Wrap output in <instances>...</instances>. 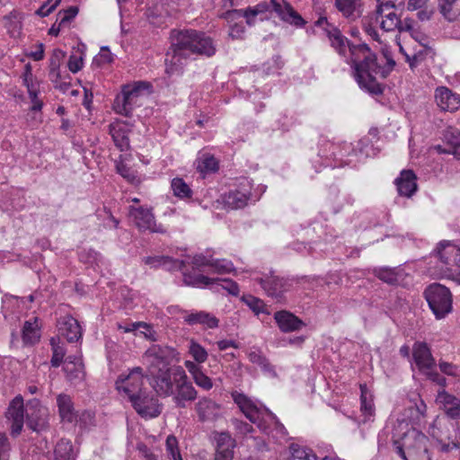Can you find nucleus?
<instances>
[{
    "instance_id": "nucleus-1",
    "label": "nucleus",
    "mask_w": 460,
    "mask_h": 460,
    "mask_svg": "<svg viewBox=\"0 0 460 460\" xmlns=\"http://www.w3.org/2000/svg\"><path fill=\"white\" fill-rule=\"evenodd\" d=\"M349 46L351 66L359 87L372 95H382L385 84L377 82L376 75L385 79L393 71L395 61L393 58L386 57V64L381 66L377 63L376 55L366 43Z\"/></svg>"
},
{
    "instance_id": "nucleus-2",
    "label": "nucleus",
    "mask_w": 460,
    "mask_h": 460,
    "mask_svg": "<svg viewBox=\"0 0 460 460\" xmlns=\"http://www.w3.org/2000/svg\"><path fill=\"white\" fill-rule=\"evenodd\" d=\"M172 40V59L170 65L168 58L165 59V72L169 75H172L175 72H179V64L181 58H187L190 54L204 55L211 57L216 52V48L210 37L205 32L196 30H172L171 32Z\"/></svg>"
},
{
    "instance_id": "nucleus-3",
    "label": "nucleus",
    "mask_w": 460,
    "mask_h": 460,
    "mask_svg": "<svg viewBox=\"0 0 460 460\" xmlns=\"http://www.w3.org/2000/svg\"><path fill=\"white\" fill-rule=\"evenodd\" d=\"M153 388L162 397L172 396L175 405L179 408H185L186 402H192L197 398L196 389L180 367L173 371L160 372Z\"/></svg>"
},
{
    "instance_id": "nucleus-4",
    "label": "nucleus",
    "mask_w": 460,
    "mask_h": 460,
    "mask_svg": "<svg viewBox=\"0 0 460 460\" xmlns=\"http://www.w3.org/2000/svg\"><path fill=\"white\" fill-rule=\"evenodd\" d=\"M429 438L408 423L401 422L394 429L393 446L403 460H431Z\"/></svg>"
},
{
    "instance_id": "nucleus-5",
    "label": "nucleus",
    "mask_w": 460,
    "mask_h": 460,
    "mask_svg": "<svg viewBox=\"0 0 460 460\" xmlns=\"http://www.w3.org/2000/svg\"><path fill=\"white\" fill-rule=\"evenodd\" d=\"M423 295L437 319H443L452 311V294L445 286L438 283L430 284Z\"/></svg>"
},
{
    "instance_id": "nucleus-6",
    "label": "nucleus",
    "mask_w": 460,
    "mask_h": 460,
    "mask_svg": "<svg viewBox=\"0 0 460 460\" xmlns=\"http://www.w3.org/2000/svg\"><path fill=\"white\" fill-rule=\"evenodd\" d=\"M157 394H154L150 391H143L136 396L129 399L133 409L137 413L145 419H153L158 417L162 412V404L159 402Z\"/></svg>"
},
{
    "instance_id": "nucleus-7",
    "label": "nucleus",
    "mask_w": 460,
    "mask_h": 460,
    "mask_svg": "<svg viewBox=\"0 0 460 460\" xmlns=\"http://www.w3.org/2000/svg\"><path fill=\"white\" fill-rule=\"evenodd\" d=\"M116 388L119 392H123L128 400L137 394L142 393L146 389L144 385L143 368L140 367H133L127 376L120 375L116 383Z\"/></svg>"
},
{
    "instance_id": "nucleus-8",
    "label": "nucleus",
    "mask_w": 460,
    "mask_h": 460,
    "mask_svg": "<svg viewBox=\"0 0 460 460\" xmlns=\"http://www.w3.org/2000/svg\"><path fill=\"white\" fill-rule=\"evenodd\" d=\"M146 357L150 362L149 372L152 376L150 384L153 385L155 383V378L162 372L173 371L169 366V351L167 349H163L158 345L151 347L146 352Z\"/></svg>"
},
{
    "instance_id": "nucleus-9",
    "label": "nucleus",
    "mask_w": 460,
    "mask_h": 460,
    "mask_svg": "<svg viewBox=\"0 0 460 460\" xmlns=\"http://www.w3.org/2000/svg\"><path fill=\"white\" fill-rule=\"evenodd\" d=\"M257 281L268 296L279 300L291 288L294 279L280 278L270 273V276L257 279Z\"/></svg>"
},
{
    "instance_id": "nucleus-10",
    "label": "nucleus",
    "mask_w": 460,
    "mask_h": 460,
    "mask_svg": "<svg viewBox=\"0 0 460 460\" xmlns=\"http://www.w3.org/2000/svg\"><path fill=\"white\" fill-rule=\"evenodd\" d=\"M314 25L317 27H323L331 41L332 47L334 48L340 55L344 56L346 54L347 46L349 49V45H354L342 35L341 31L336 26L331 24L324 16L320 17L314 22Z\"/></svg>"
},
{
    "instance_id": "nucleus-11",
    "label": "nucleus",
    "mask_w": 460,
    "mask_h": 460,
    "mask_svg": "<svg viewBox=\"0 0 460 460\" xmlns=\"http://www.w3.org/2000/svg\"><path fill=\"white\" fill-rule=\"evenodd\" d=\"M129 216L133 218L135 226L140 231L149 230L154 233H163L164 229L161 226H157L155 216L151 209L144 207H129Z\"/></svg>"
},
{
    "instance_id": "nucleus-12",
    "label": "nucleus",
    "mask_w": 460,
    "mask_h": 460,
    "mask_svg": "<svg viewBox=\"0 0 460 460\" xmlns=\"http://www.w3.org/2000/svg\"><path fill=\"white\" fill-rule=\"evenodd\" d=\"M6 417L11 421V435L14 438L18 437L24 423V406L22 397L17 396L11 402Z\"/></svg>"
},
{
    "instance_id": "nucleus-13",
    "label": "nucleus",
    "mask_w": 460,
    "mask_h": 460,
    "mask_svg": "<svg viewBox=\"0 0 460 460\" xmlns=\"http://www.w3.org/2000/svg\"><path fill=\"white\" fill-rule=\"evenodd\" d=\"M214 438L217 443L215 460H233L234 448L236 446L235 440L228 431L214 432Z\"/></svg>"
},
{
    "instance_id": "nucleus-14",
    "label": "nucleus",
    "mask_w": 460,
    "mask_h": 460,
    "mask_svg": "<svg viewBox=\"0 0 460 460\" xmlns=\"http://www.w3.org/2000/svg\"><path fill=\"white\" fill-rule=\"evenodd\" d=\"M412 357L420 372L430 370L436 366L430 349L426 342L416 341L412 347Z\"/></svg>"
},
{
    "instance_id": "nucleus-15",
    "label": "nucleus",
    "mask_w": 460,
    "mask_h": 460,
    "mask_svg": "<svg viewBox=\"0 0 460 460\" xmlns=\"http://www.w3.org/2000/svg\"><path fill=\"white\" fill-rule=\"evenodd\" d=\"M270 4L283 22L296 27H303L305 24V21L303 17L285 0H281V3L279 0H270Z\"/></svg>"
},
{
    "instance_id": "nucleus-16",
    "label": "nucleus",
    "mask_w": 460,
    "mask_h": 460,
    "mask_svg": "<svg viewBox=\"0 0 460 460\" xmlns=\"http://www.w3.org/2000/svg\"><path fill=\"white\" fill-rule=\"evenodd\" d=\"M435 99L438 106L444 111H456L460 107V98L447 87L440 86L436 89Z\"/></svg>"
},
{
    "instance_id": "nucleus-17",
    "label": "nucleus",
    "mask_w": 460,
    "mask_h": 460,
    "mask_svg": "<svg viewBox=\"0 0 460 460\" xmlns=\"http://www.w3.org/2000/svg\"><path fill=\"white\" fill-rule=\"evenodd\" d=\"M26 424L35 432H41L49 429V413L47 408L38 406L30 409L27 412Z\"/></svg>"
},
{
    "instance_id": "nucleus-18",
    "label": "nucleus",
    "mask_w": 460,
    "mask_h": 460,
    "mask_svg": "<svg viewBox=\"0 0 460 460\" xmlns=\"http://www.w3.org/2000/svg\"><path fill=\"white\" fill-rule=\"evenodd\" d=\"M274 319L283 332H291L299 331L305 323L294 314L281 310L274 314Z\"/></svg>"
},
{
    "instance_id": "nucleus-19",
    "label": "nucleus",
    "mask_w": 460,
    "mask_h": 460,
    "mask_svg": "<svg viewBox=\"0 0 460 460\" xmlns=\"http://www.w3.org/2000/svg\"><path fill=\"white\" fill-rule=\"evenodd\" d=\"M444 140L447 147L438 146L436 148L439 154H451L460 160V130L448 127L444 132Z\"/></svg>"
},
{
    "instance_id": "nucleus-20",
    "label": "nucleus",
    "mask_w": 460,
    "mask_h": 460,
    "mask_svg": "<svg viewBox=\"0 0 460 460\" xmlns=\"http://www.w3.org/2000/svg\"><path fill=\"white\" fill-rule=\"evenodd\" d=\"M59 332L68 342H75L82 337V328L78 321L71 315H66L58 322Z\"/></svg>"
},
{
    "instance_id": "nucleus-21",
    "label": "nucleus",
    "mask_w": 460,
    "mask_h": 460,
    "mask_svg": "<svg viewBox=\"0 0 460 460\" xmlns=\"http://www.w3.org/2000/svg\"><path fill=\"white\" fill-rule=\"evenodd\" d=\"M195 409L201 422L216 420L219 416V405L207 397L200 399Z\"/></svg>"
},
{
    "instance_id": "nucleus-22",
    "label": "nucleus",
    "mask_w": 460,
    "mask_h": 460,
    "mask_svg": "<svg viewBox=\"0 0 460 460\" xmlns=\"http://www.w3.org/2000/svg\"><path fill=\"white\" fill-rule=\"evenodd\" d=\"M415 181L416 175L413 171H402L400 177L395 180L399 194L405 197H411L417 190Z\"/></svg>"
},
{
    "instance_id": "nucleus-23",
    "label": "nucleus",
    "mask_w": 460,
    "mask_h": 460,
    "mask_svg": "<svg viewBox=\"0 0 460 460\" xmlns=\"http://www.w3.org/2000/svg\"><path fill=\"white\" fill-rule=\"evenodd\" d=\"M233 398L251 422L256 423L259 420V410L247 396L243 394L234 393L233 394Z\"/></svg>"
},
{
    "instance_id": "nucleus-24",
    "label": "nucleus",
    "mask_w": 460,
    "mask_h": 460,
    "mask_svg": "<svg viewBox=\"0 0 460 460\" xmlns=\"http://www.w3.org/2000/svg\"><path fill=\"white\" fill-rule=\"evenodd\" d=\"M57 404L61 420L66 422H73L76 420V414L74 410V403L71 397L66 394H60L57 397Z\"/></svg>"
},
{
    "instance_id": "nucleus-25",
    "label": "nucleus",
    "mask_w": 460,
    "mask_h": 460,
    "mask_svg": "<svg viewBox=\"0 0 460 460\" xmlns=\"http://www.w3.org/2000/svg\"><path fill=\"white\" fill-rule=\"evenodd\" d=\"M443 429L447 431L449 434L447 436V439L448 440V442H447L446 439L442 438V436H439V438H438V441L441 445V451L449 452L453 448H458L460 446V441L457 439L455 423H453L452 421H447L444 423L440 427V431L442 432Z\"/></svg>"
},
{
    "instance_id": "nucleus-26",
    "label": "nucleus",
    "mask_w": 460,
    "mask_h": 460,
    "mask_svg": "<svg viewBox=\"0 0 460 460\" xmlns=\"http://www.w3.org/2000/svg\"><path fill=\"white\" fill-rule=\"evenodd\" d=\"M435 252L439 260L445 264H448L449 262L448 255L454 256L456 264L460 268V248L456 247L449 241L440 242Z\"/></svg>"
},
{
    "instance_id": "nucleus-27",
    "label": "nucleus",
    "mask_w": 460,
    "mask_h": 460,
    "mask_svg": "<svg viewBox=\"0 0 460 460\" xmlns=\"http://www.w3.org/2000/svg\"><path fill=\"white\" fill-rule=\"evenodd\" d=\"M184 321L190 325L199 323L210 329L217 328L218 326V319L204 311L191 313L184 317Z\"/></svg>"
},
{
    "instance_id": "nucleus-28",
    "label": "nucleus",
    "mask_w": 460,
    "mask_h": 460,
    "mask_svg": "<svg viewBox=\"0 0 460 460\" xmlns=\"http://www.w3.org/2000/svg\"><path fill=\"white\" fill-rule=\"evenodd\" d=\"M335 6L345 17L351 20L361 15L360 0H335Z\"/></svg>"
},
{
    "instance_id": "nucleus-29",
    "label": "nucleus",
    "mask_w": 460,
    "mask_h": 460,
    "mask_svg": "<svg viewBox=\"0 0 460 460\" xmlns=\"http://www.w3.org/2000/svg\"><path fill=\"white\" fill-rule=\"evenodd\" d=\"M22 341L24 344L33 345L40 341V333L38 324V317H34L33 322L26 321L23 324Z\"/></svg>"
},
{
    "instance_id": "nucleus-30",
    "label": "nucleus",
    "mask_w": 460,
    "mask_h": 460,
    "mask_svg": "<svg viewBox=\"0 0 460 460\" xmlns=\"http://www.w3.org/2000/svg\"><path fill=\"white\" fill-rule=\"evenodd\" d=\"M145 263L155 268L164 266L167 270H171L172 268H178L181 270L185 265L184 261L172 260L168 256H148L145 258Z\"/></svg>"
},
{
    "instance_id": "nucleus-31",
    "label": "nucleus",
    "mask_w": 460,
    "mask_h": 460,
    "mask_svg": "<svg viewBox=\"0 0 460 460\" xmlns=\"http://www.w3.org/2000/svg\"><path fill=\"white\" fill-rule=\"evenodd\" d=\"M127 94L122 93L116 97L113 102L114 111L123 116L130 117L137 100L131 96L126 98Z\"/></svg>"
},
{
    "instance_id": "nucleus-32",
    "label": "nucleus",
    "mask_w": 460,
    "mask_h": 460,
    "mask_svg": "<svg viewBox=\"0 0 460 460\" xmlns=\"http://www.w3.org/2000/svg\"><path fill=\"white\" fill-rule=\"evenodd\" d=\"M196 168L204 174L216 172L218 170V161L213 155L206 154L197 160Z\"/></svg>"
},
{
    "instance_id": "nucleus-33",
    "label": "nucleus",
    "mask_w": 460,
    "mask_h": 460,
    "mask_svg": "<svg viewBox=\"0 0 460 460\" xmlns=\"http://www.w3.org/2000/svg\"><path fill=\"white\" fill-rule=\"evenodd\" d=\"M54 455L55 460H73L74 452L72 443L64 438L60 439L56 445Z\"/></svg>"
},
{
    "instance_id": "nucleus-34",
    "label": "nucleus",
    "mask_w": 460,
    "mask_h": 460,
    "mask_svg": "<svg viewBox=\"0 0 460 460\" xmlns=\"http://www.w3.org/2000/svg\"><path fill=\"white\" fill-rule=\"evenodd\" d=\"M217 279L201 274L183 273L184 284L191 287H208L213 285Z\"/></svg>"
},
{
    "instance_id": "nucleus-35",
    "label": "nucleus",
    "mask_w": 460,
    "mask_h": 460,
    "mask_svg": "<svg viewBox=\"0 0 460 460\" xmlns=\"http://www.w3.org/2000/svg\"><path fill=\"white\" fill-rule=\"evenodd\" d=\"M50 345L52 349L51 366L53 367H58L64 361L66 349L60 344V339L58 337H52L50 339Z\"/></svg>"
},
{
    "instance_id": "nucleus-36",
    "label": "nucleus",
    "mask_w": 460,
    "mask_h": 460,
    "mask_svg": "<svg viewBox=\"0 0 460 460\" xmlns=\"http://www.w3.org/2000/svg\"><path fill=\"white\" fill-rule=\"evenodd\" d=\"M249 196L239 190L230 191L225 198L226 204L234 209L242 208L247 205Z\"/></svg>"
},
{
    "instance_id": "nucleus-37",
    "label": "nucleus",
    "mask_w": 460,
    "mask_h": 460,
    "mask_svg": "<svg viewBox=\"0 0 460 460\" xmlns=\"http://www.w3.org/2000/svg\"><path fill=\"white\" fill-rule=\"evenodd\" d=\"M109 128L115 146L121 151L128 149L129 146L128 137L125 135L123 128L112 124Z\"/></svg>"
},
{
    "instance_id": "nucleus-38",
    "label": "nucleus",
    "mask_w": 460,
    "mask_h": 460,
    "mask_svg": "<svg viewBox=\"0 0 460 460\" xmlns=\"http://www.w3.org/2000/svg\"><path fill=\"white\" fill-rule=\"evenodd\" d=\"M374 274L380 280L389 285H397L399 282V274L396 269L378 268L374 270Z\"/></svg>"
},
{
    "instance_id": "nucleus-39",
    "label": "nucleus",
    "mask_w": 460,
    "mask_h": 460,
    "mask_svg": "<svg viewBox=\"0 0 460 460\" xmlns=\"http://www.w3.org/2000/svg\"><path fill=\"white\" fill-rule=\"evenodd\" d=\"M270 9V4L267 2H261L254 6H249L244 9V18L246 19V23L249 26H252L255 23L254 17L259 14L265 13Z\"/></svg>"
},
{
    "instance_id": "nucleus-40",
    "label": "nucleus",
    "mask_w": 460,
    "mask_h": 460,
    "mask_svg": "<svg viewBox=\"0 0 460 460\" xmlns=\"http://www.w3.org/2000/svg\"><path fill=\"white\" fill-rule=\"evenodd\" d=\"M151 84L145 81L135 82L133 84H125L122 86V93L127 94L126 98L132 97L137 100L143 90H148Z\"/></svg>"
},
{
    "instance_id": "nucleus-41",
    "label": "nucleus",
    "mask_w": 460,
    "mask_h": 460,
    "mask_svg": "<svg viewBox=\"0 0 460 460\" xmlns=\"http://www.w3.org/2000/svg\"><path fill=\"white\" fill-rule=\"evenodd\" d=\"M172 189L173 190V194L181 199L190 198L192 195V190L189 187V185L181 178H174L172 181Z\"/></svg>"
},
{
    "instance_id": "nucleus-42",
    "label": "nucleus",
    "mask_w": 460,
    "mask_h": 460,
    "mask_svg": "<svg viewBox=\"0 0 460 460\" xmlns=\"http://www.w3.org/2000/svg\"><path fill=\"white\" fill-rule=\"evenodd\" d=\"M116 171L131 184H137L140 182L137 172L122 162L117 163Z\"/></svg>"
},
{
    "instance_id": "nucleus-43",
    "label": "nucleus",
    "mask_w": 460,
    "mask_h": 460,
    "mask_svg": "<svg viewBox=\"0 0 460 460\" xmlns=\"http://www.w3.org/2000/svg\"><path fill=\"white\" fill-rule=\"evenodd\" d=\"M5 26L11 33L20 32L22 29V14L13 10L8 15L4 16Z\"/></svg>"
},
{
    "instance_id": "nucleus-44",
    "label": "nucleus",
    "mask_w": 460,
    "mask_h": 460,
    "mask_svg": "<svg viewBox=\"0 0 460 460\" xmlns=\"http://www.w3.org/2000/svg\"><path fill=\"white\" fill-rule=\"evenodd\" d=\"M69 381L82 380L84 377V366L78 364H65L63 367Z\"/></svg>"
},
{
    "instance_id": "nucleus-45",
    "label": "nucleus",
    "mask_w": 460,
    "mask_h": 460,
    "mask_svg": "<svg viewBox=\"0 0 460 460\" xmlns=\"http://www.w3.org/2000/svg\"><path fill=\"white\" fill-rule=\"evenodd\" d=\"M293 460H317V456L311 449L292 444L290 447Z\"/></svg>"
},
{
    "instance_id": "nucleus-46",
    "label": "nucleus",
    "mask_w": 460,
    "mask_h": 460,
    "mask_svg": "<svg viewBox=\"0 0 460 460\" xmlns=\"http://www.w3.org/2000/svg\"><path fill=\"white\" fill-rule=\"evenodd\" d=\"M382 17L385 19L382 20L380 26L386 31H394L401 24V19L393 11L385 12Z\"/></svg>"
},
{
    "instance_id": "nucleus-47",
    "label": "nucleus",
    "mask_w": 460,
    "mask_h": 460,
    "mask_svg": "<svg viewBox=\"0 0 460 460\" xmlns=\"http://www.w3.org/2000/svg\"><path fill=\"white\" fill-rule=\"evenodd\" d=\"M189 353L198 363H203L208 358V352L199 343L191 340L189 345Z\"/></svg>"
},
{
    "instance_id": "nucleus-48",
    "label": "nucleus",
    "mask_w": 460,
    "mask_h": 460,
    "mask_svg": "<svg viewBox=\"0 0 460 460\" xmlns=\"http://www.w3.org/2000/svg\"><path fill=\"white\" fill-rule=\"evenodd\" d=\"M241 300L245 303L249 308L255 314H259L260 313H264V302L252 295H243L241 297Z\"/></svg>"
},
{
    "instance_id": "nucleus-49",
    "label": "nucleus",
    "mask_w": 460,
    "mask_h": 460,
    "mask_svg": "<svg viewBox=\"0 0 460 460\" xmlns=\"http://www.w3.org/2000/svg\"><path fill=\"white\" fill-rule=\"evenodd\" d=\"M456 0H438V7L442 15L448 21H454L457 16V12L453 9Z\"/></svg>"
},
{
    "instance_id": "nucleus-50",
    "label": "nucleus",
    "mask_w": 460,
    "mask_h": 460,
    "mask_svg": "<svg viewBox=\"0 0 460 460\" xmlns=\"http://www.w3.org/2000/svg\"><path fill=\"white\" fill-rule=\"evenodd\" d=\"M113 61L112 54L108 47H102L100 53L93 58V66L101 67L103 65L110 64Z\"/></svg>"
},
{
    "instance_id": "nucleus-51",
    "label": "nucleus",
    "mask_w": 460,
    "mask_h": 460,
    "mask_svg": "<svg viewBox=\"0 0 460 460\" xmlns=\"http://www.w3.org/2000/svg\"><path fill=\"white\" fill-rule=\"evenodd\" d=\"M378 3L376 7V15L383 16L385 12L391 11V9L402 6L404 4L403 0H384L376 1Z\"/></svg>"
},
{
    "instance_id": "nucleus-52",
    "label": "nucleus",
    "mask_w": 460,
    "mask_h": 460,
    "mask_svg": "<svg viewBox=\"0 0 460 460\" xmlns=\"http://www.w3.org/2000/svg\"><path fill=\"white\" fill-rule=\"evenodd\" d=\"M210 267L213 268L214 271L218 274H224L231 272L234 268L233 264L226 260H218L213 259L211 260Z\"/></svg>"
},
{
    "instance_id": "nucleus-53",
    "label": "nucleus",
    "mask_w": 460,
    "mask_h": 460,
    "mask_svg": "<svg viewBox=\"0 0 460 460\" xmlns=\"http://www.w3.org/2000/svg\"><path fill=\"white\" fill-rule=\"evenodd\" d=\"M77 6H70L66 10H60L58 13V17L59 19V26H63L68 22H70L78 13Z\"/></svg>"
},
{
    "instance_id": "nucleus-54",
    "label": "nucleus",
    "mask_w": 460,
    "mask_h": 460,
    "mask_svg": "<svg viewBox=\"0 0 460 460\" xmlns=\"http://www.w3.org/2000/svg\"><path fill=\"white\" fill-rule=\"evenodd\" d=\"M12 447L7 435L0 432V460H9Z\"/></svg>"
},
{
    "instance_id": "nucleus-55",
    "label": "nucleus",
    "mask_w": 460,
    "mask_h": 460,
    "mask_svg": "<svg viewBox=\"0 0 460 460\" xmlns=\"http://www.w3.org/2000/svg\"><path fill=\"white\" fill-rule=\"evenodd\" d=\"M166 450L173 460H182L178 448L177 438L172 435L168 436L166 438Z\"/></svg>"
},
{
    "instance_id": "nucleus-56",
    "label": "nucleus",
    "mask_w": 460,
    "mask_h": 460,
    "mask_svg": "<svg viewBox=\"0 0 460 460\" xmlns=\"http://www.w3.org/2000/svg\"><path fill=\"white\" fill-rule=\"evenodd\" d=\"M216 280L214 284H217L218 282H222L221 287L223 289L226 290L228 294L237 296L239 295L240 289L237 282L230 279H219Z\"/></svg>"
},
{
    "instance_id": "nucleus-57",
    "label": "nucleus",
    "mask_w": 460,
    "mask_h": 460,
    "mask_svg": "<svg viewBox=\"0 0 460 460\" xmlns=\"http://www.w3.org/2000/svg\"><path fill=\"white\" fill-rule=\"evenodd\" d=\"M66 57V53L60 49H55L52 51V54L49 58V70H57L59 69L61 61Z\"/></svg>"
},
{
    "instance_id": "nucleus-58",
    "label": "nucleus",
    "mask_w": 460,
    "mask_h": 460,
    "mask_svg": "<svg viewBox=\"0 0 460 460\" xmlns=\"http://www.w3.org/2000/svg\"><path fill=\"white\" fill-rule=\"evenodd\" d=\"M193 380L198 386L206 391L210 390L213 387L212 380L205 375L202 370L195 375Z\"/></svg>"
},
{
    "instance_id": "nucleus-59",
    "label": "nucleus",
    "mask_w": 460,
    "mask_h": 460,
    "mask_svg": "<svg viewBox=\"0 0 460 460\" xmlns=\"http://www.w3.org/2000/svg\"><path fill=\"white\" fill-rule=\"evenodd\" d=\"M222 18L226 20L230 24L237 22V20L244 18V10L243 9H232L228 10L222 14Z\"/></svg>"
},
{
    "instance_id": "nucleus-60",
    "label": "nucleus",
    "mask_w": 460,
    "mask_h": 460,
    "mask_svg": "<svg viewBox=\"0 0 460 460\" xmlns=\"http://www.w3.org/2000/svg\"><path fill=\"white\" fill-rule=\"evenodd\" d=\"M361 406L360 410L364 416L367 419L374 416L375 408L371 400H367V397L360 396Z\"/></svg>"
},
{
    "instance_id": "nucleus-61",
    "label": "nucleus",
    "mask_w": 460,
    "mask_h": 460,
    "mask_svg": "<svg viewBox=\"0 0 460 460\" xmlns=\"http://www.w3.org/2000/svg\"><path fill=\"white\" fill-rule=\"evenodd\" d=\"M438 366L441 372L447 376H457L459 375V367L452 363L440 361Z\"/></svg>"
},
{
    "instance_id": "nucleus-62",
    "label": "nucleus",
    "mask_w": 460,
    "mask_h": 460,
    "mask_svg": "<svg viewBox=\"0 0 460 460\" xmlns=\"http://www.w3.org/2000/svg\"><path fill=\"white\" fill-rule=\"evenodd\" d=\"M31 102H32L31 111H40L42 109L43 102L38 98V90L35 87L27 90Z\"/></svg>"
},
{
    "instance_id": "nucleus-63",
    "label": "nucleus",
    "mask_w": 460,
    "mask_h": 460,
    "mask_svg": "<svg viewBox=\"0 0 460 460\" xmlns=\"http://www.w3.org/2000/svg\"><path fill=\"white\" fill-rule=\"evenodd\" d=\"M83 58L75 55H71L67 63L68 69L75 74L80 71L83 67Z\"/></svg>"
},
{
    "instance_id": "nucleus-64",
    "label": "nucleus",
    "mask_w": 460,
    "mask_h": 460,
    "mask_svg": "<svg viewBox=\"0 0 460 460\" xmlns=\"http://www.w3.org/2000/svg\"><path fill=\"white\" fill-rule=\"evenodd\" d=\"M233 424L235 428V429L242 435H247L249 433L253 432V428L251 424L244 422L243 420L234 419Z\"/></svg>"
}]
</instances>
